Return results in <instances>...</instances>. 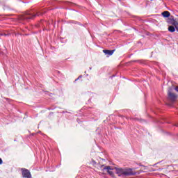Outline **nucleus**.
Returning <instances> with one entry per match:
<instances>
[{"label":"nucleus","instance_id":"1","mask_svg":"<svg viewBox=\"0 0 178 178\" xmlns=\"http://www.w3.org/2000/svg\"><path fill=\"white\" fill-rule=\"evenodd\" d=\"M116 173L118 176H134L136 172L133 171L131 168L123 169V168H115Z\"/></svg>","mask_w":178,"mask_h":178},{"label":"nucleus","instance_id":"2","mask_svg":"<svg viewBox=\"0 0 178 178\" xmlns=\"http://www.w3.org/2000/svg\"><path fill=\"white\" fill-rule=\"evenodd\" d=\"M41 15H42L41 13H37L36 14H34L33 13L29 12L24 16L23 19L30 20V19H34L35 16H41Z\"/></svg>","mask_w":178,"mask_h":178},{"label":"nucleus","instance_id":"3","mask_svg":"<svg viewBox=\"0 0 178 178\" xmlns=\"http://www.w3.org/2000/svg\"><path fill=\"white\" fill-rule=\"evenodd\" d=\"M22 177L24 178H33L31 177V173L30 172V170L26 169V168H22Z\"/></svg>","mask_w":178,"mask_h":178},{"label":"nucleus","instance_id":"4","mask_svg":"<svg viewBox=\"0 0 178 178\" xmlns=\"http://www.w3.org/2000/svg\"><path fill=\"white\" fill-rule=\"evenodd\" d=\"M168 98L172 101V102H175L176 99H177V95L176 94L172 93V92L169 91L168 92Z\"/></svg>","mask_w":178,"mask_h":178},{"label":"nucleus","instance_id":"5","mask_svg":"<svg viewBox=\"0 0 178 178\" xmlns=\"http://www.w3.org/2000/svg\"><path fill=\"white\" fill-rule=\"evenodd\" d=\"M103 52L106 55H109L111 56V55H113V52H115V50H106V49H104V50H103Z\"/></svg>","mask_w":178,"mask_h":178},{"label":"nucleus","instance_id":"6","mask_svg":"<svg viewBox=\"0 0 178 178\" xmlns=\"http://www.w3.org/2000/svg\"><path fill=\"white\" fill-rule=\"evenodd\" d=\"M168 31H170V33H175L176 31V27L173 26H170L168 27Z\"/></svg>","mask_w":178,"mask_h":178},{"label":"nucleus","instance_id":"7","mask_svg":"<svg viewBox=\"0 0 178 178\" xmlns=\"http://www.w3.org/2000/svg\"><path fill=\"white\" fill-rule=\"evenodd\" d=\"M162 16H163V17H169L170 13H169V11H164L162 13Z\"/></svg>","mask_w":178,"mask_h":178},{"label":"nucleus","instance_id":"8","mask_svg":"<svg viewBox=\"0 0 178 178\" xmlns=\"http://www.w3.org/2000/svg\"><path fill=\"white\" fill-rule=\"evenodd\" d=\"M65 5H67L68 6H73V5H74V4H73V3L70 2V1H65Z\"/></svg>","mask_w":178,"mask_h":178},{"label":"nucleus","instance_id":"9","mask_svg":"<svg viewBox=\"0 0 178 178\" xmlns=\"http://www.w3.org/2000/svg\"><path fill=\"white\" fill-rule=\"evenodd\" d=\"M107 172L108 173V175H110V176H112L113 177V171H111V170H107Z\"/></svg>","mask_w":178,"mask_h":178},{"label":"nucleus","instance_id":"10","mask_svg":"<svg viewBox=\"0 0 178 178\" xmlns=\"http://www.w3.org/2000/svg\"><path fill=\"white\" fill-rule=\"evenodd\" d=\"M104 169L106 170H112V168H111V166H106V167L104 168Z\"/></svg>","mask_w":178,"mask_h":178},{"label":"nucleus","instance_id":"11","mask_svg":"<svg viewBox=\"0 0 178 178\" xmlns=\"http://www.w3.org/2000/svg\"><path fill=\"white\" fill-rule=\"evenodd\" d=\"M81 77H83L82 75L79 76L78 77V79H75V81H77V80H79V79H81Z\"/></svg>","mask_w":178,"mask_h":178},{"label":"nucleus","instance_id":"12","mask_svg":"<svg viewBox=\"0 0 178 178\" xmlns=\"http://www.w3.org/2000/svg\"><path fill=\"white\" fill-rule=\"evenodd\" d=\"M2 159H0V165L2 164Z\"/></svg>","mask_w":178,"mask_h":178},{"label":"nucleus","instance_id":"13","mask_svg":"<svg viewBox=\"0 0 178 178\" xmlns=\"http://www.w3.org/2000/svg\"><path fill=\"white\" fill-rule=\"evenodd\" d=\"M91 69H92V68H91V67H90V70H91Z\"/></svg>","mask_w":178,"mask_h":178}]
</instances>
